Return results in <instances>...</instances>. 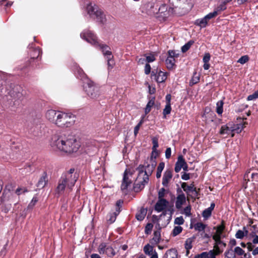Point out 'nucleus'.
<instances>
[{"label": "nucleus", "mask_w": 258, "mask_h": 258, "mask_svg": "<svg viewBox=\"0 0 258 258\" xmlns=\"http://www.w3.org/2000/svg\"><path fill=\"white\" fill-rule=\"evenodd\" d=\"M225 258H236L234 250L232 248H228L224 253Z\"/></svg>", "instance_id": "obj_35"}, {"label": "nucleus", "mask_w": 258, "mask_h": 258, "mask_svg": "<svg viewBox=\"0 0 258 258\" xmlns=\"http://www.w3.org/2000/svg\"><path fill=\"white\" fill-rule=\"evenodd\" d=\"M168 73L167 72H163L162 71L153 70L152 72V76H154V79L158 83H161L164 82L167 79Z\"/></svg>", "instance_id": "obj_11"}, {"label": "nucleus", "mask_w": 258, "mask_h": 258, "mask_svg": "<svg viewBox=\"0 0 258 258\" xmlns=\"http://www.w3.org/2000/svg\"><path fill=\"white\" fill-rule=\"evenodd\" d=\"M200 81V76L197 74V72L194 73L193 76L189 82V85H192L197 84Z\"/></svg>", "instance_id": "obj_37"}, {"label": "nucleus", "mask_w": 258, "mask_h": 258, "mask_svg": "<svg viewBox=\"0 0 258 258\" xmlns=\"http://www.w3.org/2000/svg\"><path fill=\"white\" fill-rule=\"evenodd\" d=\"M221 238L222 236H221L213 235L212 238L215 242L214 245L219 246L223 243V241L221 240Z\"/></svg>", "instance_id": "obj_49"}, {"label": "nucleus", "mask_w": 258, "mask_h": 258, "mask_svg": "<svg viewBox=\"0 0 258 258\" xmlns=\"http://www.w3.org/2000/svg\"><path fill=\"white\" fill-rule=\"evenodd\" d=\"M118 215L116 213L113 212L112 213H109V214L108 215V218L107 219V221L109 224L113 223L116 219V217Z\"/></svg>", "instance_id": "obj_44"}, {"label": "nucleus", "mask_w": 258, "mask_h": 258, "mask_svg": "<svg viewBox=\"0 0 258 258\" xmlns=\"http://www.w3.org/2000/svg\"><path fill=\"white\" fill-rule=\"evenodd\" d=\"M179 54L176 53L174 50H169L167 52V56L165 60V64L167 68L169 70H171L175 66V57H178Z\"/></svg>", "instance_id": "obj_8"}, {"label": "nucleus", "mask_w": 258, "mask_h": 258, "mask_svg": "<svg viewBox=\"0 0 258 258\" xmlns=\"http://www.w3.org/2000/svg\"><path fill=\"white\" fill-rule=\"evenodd\" d=\"M144 177L141 179H139L138 177H137L136 180L134 183L133 189L136 192H139L143 189L146 184L148 183V182H143Z\"/></svg>", "instance_id": "obj_18"}, {"label": "nucleus", "mask_w": 258, "mask_h": 258, "mask_svg": "<svg viewBox=\"0 0 258 258\" xmlns=\"http://www.w3.org/2000/svg\"><path fill=\"white\" fill-rule=\"evenodd\" d=\"M244 236L245 234L244 231L241 230H238L235 234V237L237 239H243Z\"/></svg>", "instance_id": "obj_59"}, {"label": "nucleus", "mask_w": 258, "mask_h": 258, "mask_svg": "<svg viewBox=\"0 0 258 258\" xmlns=\"http://www.w3.org/2000/svg\"><path fill=\"white\" fill-rule=\"evenodd\" d=\"M169 11L178 16L187 14L194 6L192 0H169Z\"/></svg>", "instance_id": "obj_3"}, {"label": "nucleus", "mask_w": 258, "mask_h": 258, "mask_svg": "<svg viewBox=\"0 0 258 258\" xmlns=\"http://www.w3.org/2000/svg\"><path fill=\"white\" fill-rule=\"evenodd\" d=\"M226 5L227 4H225L224 2H222V4H220L217 8L216 11H217V13L219 11H222L226 10L227 8Z\"/></svg>", "instance_id": "obj_62"}, {"label": "nucleus", "mask_w": 258, "mask_h": 258, "mask_svg": "<svg viewBox=\"0 0 258 258\" xmlns=\"http://www.w3.org/2000/svg\"><path fill=\"white\" fill-rule=\"evenodd\" d=\"M137 170L138 171V178L141 179L143 178V176H145V166L143 165H140L138 168H137Z\"/></svg>", "instance_id": "obj_36"}, {"label": "nucleus", "mask_w": 258, "mask_h": 258, "mask_svg": "<svg viewBox=\"0 0 258 258\" xmlns=\"http://www.w3.org/2000/svg\"><path fill=\"white\" fill-rule=\"evenodd\" d=\"M96 46H98L102 51L104 55L107 56V57L111 56L113 57V56L112 55V52L110 51V48L108 45L99 42V44H98Z\"/></svg>", "instance_id": "obj_20"}, {"label": "nucleus", "mask_w": 258, "mask_h": 258, "mask_svg": "<svg viewBox=\"0 0 258 258\" xmlns=\"http://www.w3.org/2000/svg\"><path fill=\"white\" fill-rule=\"evenodd\" d=\"M59 112V111H56L53 109L48 110L45 113L46 118L49 121L55 124L57 116L58 115V113Z\"/></svg>", "instance_id": "obj_17"}, {"label": "nucleus", "mask_w": 258, "mask_h": 258, "mask_svg": "<svg viewBox=\"0 0 258 258\" xmlns=\"http://www.w3.org/2000/svg\"><path fill=\"white\" fill-rule=\"evenodd\" d=\"M155 97H152L148 101L146 105V107L145 109V113L146 114H147L150 112L152 107H153L155 104Z\"/></svg>", "instance_id": "obj_30"}, {"label": "nucleus", "mask_w": 258, "mask_h": 258, "mask_svg": "<svg viewBox=\"0 0 258 258\" xmlns=\"http://www.w3.org/2000/svg\"><path fill=\"white\" fill-rule=\"evenodd\" d=\"M29 49L30 58L27 61V64H31L32 62H34L36 60V67L39 66V61L41 59V50L39 47L34 46L33 44L29 45Z\"/></svg>", "instance_id": "obj_6"}, {"label": "nucleus", "mask_w": 258, "mask_h": 258, "mask_svg": "<svg viewBox=\"0 0 258 258\" xmlns=\"http://www.w3.org/2000/svg\"><path fill=\"white\" fill-rule=\"evenodd\" d=\"M36 60L34 62H32L31 64H27V61L25 62L24 67H23L21 69L22 71H25V70H28L27 72H29V70L31 69L34 70L36 68H38L39 66H37L36 67L35 64Z\"/></svg>", "instance_id": "obj_29"}, {"label": "nucleus", "mask_w": 258, "mask_h": 258, "mask_svg": "<svg viewBox=\"0 0 258 258\" xmlns=\"http://www.w3.org/2000/svg\"><path fill=\"white\" fill-rule=\"evenodd\" d=\"M219 134L222 135H229L231 137H233L234 136V133H233L232 123H229L226 125H222L221 127Z\"/></svg>", "instance_id": "obj_15"}, {"label": "nucleus", "mask_w": 258, "mask_h": 258, "mask_svg": "<svg viewBox=\"0 0 258 258\" xmlns=\"http://www.w3.org/2000/svg\"><path fill=\"white\" fill-rule=\"evenodd\" d=\"M107 245L106 243L102 242L99 245L98 250L100 254H105V250Z\"/></svg>", "instance_id": "obj_46"}, {"label": "nucleus", "mask_w": 258, "mask_h": 258, "mask_svg": "<svg viewBox=\"0 0 258 258\" xmlns=\"http://www.w3.org/2000/svg\"><path fill=\"white\" fill-rule=\"evenodd\" d=\"M123 201L121 200H118L115 204V212L117 214H119L121 211Z\"/></svg>", "instance_id": "obj_47"}, {"label": "nucleus", "mask_w": 258, "mask_h": 258, "mask_svg": "<svg viewBox=\"0 0 258 258\" xmlns=\"http://www.w3.org/2000/svg\"><path fill=\"white\" fill-rule=\"evenodd\" d=\"M84 88L87 95L92 99H96L99 96V89L96 87L94 83L90 81H88L86 85Z\"/></svg>", "instance_id": "obj_7"}, {"label": "nucleus", "mask_w": 258, "mask_h": 258, "mask_svg": "<svg viewBox=\"0 0 258 258\" xmlns=\"http://www.w3.org/2000/svg\"><path fill=\"white\" fill-rule=\"evenodd\" d=\"M169 202L164 198H158V200L155 205V210L158 212L163 211L167 206Z\"/></svg>", "instance_id": "obj_16"}, {"label": "nucleus", "mask_w": 258, "mask_h": 258, "mask_svg": "<svg viewBox=\"0 0 258 258\" xmlns=\"http://www.w3.org/2000/svg\"><path fill=\"white\" fill-rule=\"evenodd\" d=\"M105 254H106L109 257H113L115 254V252L113 248L109 245H107V248L105 250Z\"/></svg>", "instance_id": "obj_42"}, {"label": "nucleus", "mask_w": 258, "mask_h": 258, "mask_svg": "<svg viewBox=\"0 0 258 258\" xmlns=\"http://www.w3.org/2000/svg\"><path fill=\"white\" fill-rule=\"evenodd\" d=\"M234 252L235 254V256H241L244 254V250H243L239 246H236L234 249Z\"/></svg>", "instance_id": "obj_48"}, {"label": "nucleus", "mask_w": 258, "mask_h": 258, "mask_svg": "<svg viewBox=\"0 0 258 258\" xmlns=\"http://www.w3.org/2000/svg\"><path fill=\"white\" fill-rule=\"evenodd\" d=\"M184 214L186 215L187 216H191V207L190 205L186 206L184 209Z\"/></svg>", "instance_id": "obj_63"}, {"label": "nucleus", "mask_w": 258, "mask_h": 258, "mask_svg": "<svg viewBox=\"0 0 258 258\" xmlns=\"http://www.w3.org/2000/svg\"><path fill=\"white\" fill-rule=\"evenodd\" d=\"M56 122L54 124L57 126L66 128L72 126L75 122V116L73 114L70 113H66L64 112L60 111L58 113Z\"/></svg>", "instance_id": "obj_4"}, {"label": "nucleus", "mask_w": 258, "mask_h": 258, "mask_svg": "<svg viewBox=\"0 0 258 258\" xmlns=\"http://www.w3.org/2000/svg\"><path fill=\"white\" fill-rule=\"evenodd\" d=\"M164 258H177V251L175 249L168 250L164 255Z\"/></svg>", "instance_id": "obj_28"}, {"label": "nucleus", "mask_w": 258, "mask_h": 258, "mask_svg": "<svg viewBox=\"0 0 258 258\" xmlns=\"http://www.w3.org/2000/svg\"><path fill=\"white\" fill-rule=\"evenodd\" d=\"M186 203L185 195H177L175 201V207L177 209L179 210L182 208V206Z\"/></svg>", "instance_id": "obj_24"}, {"label": "nucleus", "mask_w": 258, "mask_h": 258, "mask_svg": "<svg viewBox=\"0 0 258 258\" xmlns=\"http://www.w3.org/2000/svg\"><path fill=\"white\" fill-rule=\"evenodd\" d=\"M158 12L160 15L159 17H162L164 19H165L168 17L169 13L172 14L171 11H169V10L167 12V7L166 5L161 6L159 8Z\"/></svg>", "instance_id": "obj_25"}, {"label": "nucleus", "mask_w": 258, "mask_h": 258, "mask_svg": "<svg viewBox=\"0 0 258 258\" xmlns=\"http://www.w3.org/2000/svg\"><path fill=\"white\" fill-rule=\"evenodd\" d=\"M152 141L153 147H152V152L151 155H153L154 159H156L158 155V151L157 150V148L159 146L158 140L157 138L154 137L152 139Z\"/></svg>", "instance_id": "obj_26"}, {"label": "nucleus", "mask_w": 258, "mask_h": 258, "mask_svg": "<svg viewBox=\"0 0 258 258\" xmlns=\"http://www.w3.org/2000/svg\"><path fill=\"white\" fill-rule=\"evenodd\" d=\"M146 62L148 63L152 62L155 60V57L154 54H151L149 56H147L146 58Z\"/></svg>", "instance_id": "obj_64"}, {"label": "nucleus", "mask_w": 258, "mask_h": 258, "mask_svg": "<svg viewBox=\"0 0 258 258\" xmlns=\"http://www.w3.org/2000/svg\"><path fill=\"white\" fill-rule=\"evenodd\" d=\"M213 229L216 230V233L213 235L222 236V234L225 229V221L224 220H222L221 224L216 227H214Z\"/></svg>", "instance_id": "obj_27"}, {"label": "nucleus", "mask_w": 258, "mask_h": 258, "mask_svg": "<svg viewBox=\"0 0 258 258\" xmlns=\"http://www.w3.org/2000/svg\"><path fill=\"white\" fill-rule=\"evenodd\" d=\"M194 258H210V254L208 251H205L200 254H196Z\"/></svg>", "instance_id": "obj_54"}, {"label": "nucleus", "mask_w": 258, "mask_h": 258, "mask_svg": "<svg viewBox=\"0 0 258 258\" xmlns=\"http://www.w3.org/2000/svg\"><path fill=\"white\" fill-rule=\"evenodd\" d=\"M173 176L172 169H167L163 173L162 184L164 187H168Z\"/></svg>", "instance_id": "obj_14"}, {"label": "nucleus", "mask_w": 258, "mask_h": 258, "mask_svg": "<svg viewBox=\"0 0 258 258\" xmlns=\"http://www.w3.org/2000/svg\"><path fill=\"white\" fill-rule=\"evenodd\" d=\"M81 37L88 42L96 46L99 44V42L98 41L96 36L90 31L81 33Z\"/></svg>", "instance_id": "obj_10"}, {"label": "nucleus", "mask_w": 258, "mask_h": 258, "mask_svg": "<svg viewBox=\"0 0 258 258\" xmlns=\"http://www.w3.org/2000/svg\"><path fill=\"white\" fill-rule=\"evenodd\" d=\"M154 245H151L150 244H146L144 247V251L147 255H150L154 252Z\"/></svg>", "instance_id": "obj_32"}, {"label": "nucleus", "mask_w": 258, "mask_h": 258, "mask_svg": "<svg viewBox=\"0 0 258 258\" xmlns=\"http://www.w3.org/2000/svg\"><path fill=\"white\" fill-rule=\"evenodd\" d=\"M165 167V163L163 162H160L157 168L156 177L160 178L161 176V173Z\"/></svg>", "instance_id": "obj_34"}, {"label": "nucleus", "mask_w": 258, "mask_h": 258, "mask_svg": "<svg viewBox=\"0 0 258 258\" xmlns=\"http://www.w3.org/2000/svg\"><path fill=\"white\" fill-rule=\"evenodd\" d=\"M243 125L240 124H233L232 123V129L233 133L239 134L241 132L242 130L243 129Z\"/></svg>", "instance_id": "obj_38"}, {"label": "nucleus", "mask_w": 258, "mask_h": 258, "mask_svg": "<svg viewBox=\"0 0 258 258\" xmlns=\"http://www.w3.org/2000/svg\"><path fill=\"white\" fill-rule=\"evenodd\" d=\"M171 104H166L165 107L163 111V118L164 119L166 118V115L170 114L171 111Z\"/></svg>", "instance_id": "obj_43"}, {"label": "nucleus", "mask_w": 258, "mask_h": 258, "mask_svg": "<svg viewBox=\"0 0 258 258\" xmlns=\"http://www.w3.org/2000/svg\"><path fill=\"white\" fill-rule=\"evenodd\" d=\"M211 215L212 211L208 208L206 209L205 210L203 211L202 213V216L205 219L209 218L211 216Z\"/></svg>", "instance_id": "obj_55"}, {"label": "nucleus", "mask_w": 258, "mask_h": 258, "mask_svg": "<svg viewBox=\"0 0 258 258\" xmlns=\"http://www.w3.org/2000/svg\"><path fill=\"white\" fill-rule=\"evenodd\" d=\"M78 178V175L75 172L74 168H71L69 170L63 172L58 180V184L55 189L56 194H61L66 187L71 190H72Z\"/></svg>", "instance_id": "obj_2"}, {"label": "nucleus", "mask_w": 258, "mask_h": 258, "mask_svg": "<svg viewBox=\"0 0 258 258\" xmlns=\"http://www.w3.org/2000/svg\"><path fill=\"white\" fill-rule=\"evenodd\" d=\"M181 187L186 192L187 197L190 196L189 192H194L196 197L199 195V189L197 190L194 182L191 183L189 185H187L186 182H182L181 184Z\"/></svg>", "instance_id": "obj_12"}, {"label": "nucleus", "mask_w": 258, "mask_h": 258, "mask_svg": "<svg viewBox=\"0 0 258 258\" xmlns=\"http://www.w3.org/2000/svg\"><path fill=\"white\" fill-rule=\"evenodd\" d=\"M206 225L202 222H197L194 225V228L196 230L200 231H204Z\"/></svg>", "instance_id": "obj_39"}, {"label": "nucleus", "mask_w": 258, "mask_h": 258, "mask_svg": "<svg viewBox=\"0 0 258 258\" xmlns=\"http://www.w3.org/2000/svg\"><path fill=\"white\" fill-rule=\"evenodd\" d=\"M184 220L182 216L177 217L175 219L174 223L179 225H182Z\"/></svg>", "instance_id": "obj_60"}, {"label": "nucleus", "mask_w": 258, "mask_h": 258, "mask_svg": "<svg viewBox=\"0 0 258 258\" xmlns=\"http://www.w3.org/2000/svg\"><path fill=\"white\" fill-rule=\"evenodd\" d=\"M218 15V13H217V11H214L212 13H210L205 16V19L208 22L210 19L216 17Z\"/></svg>", "instance_id": "obj_51"}, {"label": "nucleus", "mask_w": 258, "mask_h": 258, "mask_svg": "<svg viewBox=\"0 0 258 258\" xmlns=\"http://www.w3.org/2000/svg\"><path fill=\"white\" fill-rule=\"evenodd\" d=\"M132 183V181L128 177V173L126 169L123 173V177L121 184V190L126 192L129 186Z\"/></svg>", "instance_id": "obj_13"}, {"label": "nucleus", "mask_w": 258, "mask_h": 258, "mask_svg": "<svg viewBox=\"0 0 258 258\" xmlns=\"http://www.w3.org/2000/svg\"><path fill=\"white\" fill-rule=\"evenodd\" d=\"M161 239V233L159 230H155L153 233V237L150 240V243L151 245H157Z\"/></svg>", "instance_id": "obj_22"}, {"label": "nucleus", "mask_w": 258, "mask_h": 258, "mask_svg": "<svg viewBox=\"0 0 258 258\" xmlns=\"http://www.w3.org/2000/svg\"><path fill=\"white\" fill-rule=\"evenodd\" d=\"M86 9L87 13L91 18L96 19V21L100 24H104L106 23L105 15L96 4L92 5L91 3L87 5Z\"/></svg>", "instance_id": "obj_5"}, {"label": "nucleus", "mask_w": 258, "mask_h": 258, "mask_svg": "<svg viewBox=\"0 0 258 258\" xmlns=\"http://www.w3.org/2000/svg\"><path fill=\"white\" fill-rule=\"evenodd\" d=\"M249 60V57L248 55L242 56L237 61L238 62L241 64H244L247 62Z\"/></svg>", "instance_id": "obj_57"}, {"label": "nucleus", "mask_w": 258, "mask_h": 258, "mask_svg": "<svg viewBox=\"0 0 258 258\" xmlns=\"http://www.w3.org/2000/svg\"><path fill=\"white\" fill-rule=\"evenodd\" d=\"M153 224H152L151 223H148L146 225V226H145V234H146L147 235H149V234H151V231H152V229H153Z\"/></svg>", "instance_id": "obj_52"}, {"label": "nucleus", "mask_w": 258, "mask_h": 258, "mask_svg": "<svg viewBox=\"0 0 258 258\" xmlns=\"http://www.w3.org/2000/svg\"><path fill=\"white\" fill-rule=\"evenodd\" d=\"M51 146L54 150L67 153L76 152L80 147L77 139L71 135L54 136L52 139Z\"/></svg>", "instance_id": "obj_1"}, {"label": "nucleus", "mask_w": 258, "mask_h": 258, "mask_svg": "<svg viewBox=\"0 0 258 258\" xmlns=\"http://www.w3.org/2000/svg\"><path fill=\"white\" fill-rule=\"evenodd\" d=\"M223 104H224V102L222 100L219 101L218 102H217V103L216 104V105H217L216 112L219 115L222 114V113H223Z\"/></svg>", "instance_id": "obj_41"}, {"label": "nucleus", "mask_w": 258, "mask_h": 258, "mask_svg": "<svg viewBox=\"0 0 258 258\" xmlns=\"http://www.w3.org/2000/svg\"><path fill=\"white\" fill-rule=\"evenodd\" d=\"M145 215L146 213H145L144 210L141 209L139 212L136 214V218L138 220L141 221L144 220Z\"/></svg>", "instance_id": "obj_45"}, {"label": "nucleus", "mask_w": 258, "mask_h": 258, "mask_svg": "<svg viewBox=\"0 0 258 258\" xmlns=\"http://www.w3.org/2000/svg\"><path fill=\"white\" fill-rule=\"evenodd\" d=\"M195 239V237L193 236L192 237L187 238L185 242V248L187 250V252H188L190 249H191L192 247V243L194 241Z\"/></svg>", "instance_id": "obj_33"}, {"label": "nucleus", "mask_w": 258, "mask_h": 258, "mask_svg": "<svg viewBox=\"0 0 258 258\" xmlns=\"http://www.w3.org/2000/svg\"><path fill=\"white\" fill-rule=\"evenodd\" d=\"M184 164H186V161L182 155L178 156L177 161L175 163L174 170L175 172H179L183 166Z\"/></svg>", "instance_id": "obj_21"}, {"label": "nucleus", "mask_w": 258, "mask_h": 258, "mask_svg": "<svg viewBox=\"0 0 258 258\" xmlns=\"http://www.w3.org/2000/svg\"><path fill=\"white\" fill-rule=\"evenodd\" d=\"M182 228L181 226H175L173 229L172 235L173 236H176L180 234L182 231Z\"/></svg>", "instance_id": "obj_50"}, {"label": "nucleus", "mask_w": 258, "mask_h": 258, "mask_svg": "<svg viewBox=\"0 0 258 258\" xmlns=\"http://www.w3.org/2000/svg\"><path fill=\"white\" fill-rule=\"evenodd\" d=\"M78 75H77V77L78 78H80V79H83L84 78L86 77V74L83 72V70L81 68H79L78 69L77 71Z\"/></svg>", "instance_id": "obj_58"}, {"label": "nucleus", "mask_w": 258, "mask_h": 258, "mask_svg": "<svg viewBox=\"0 0 258 258\" xmlns=\"http://www.w3.org/2000/svg\"><path fill=\"white\" fill-rule=\"evenodd\" d=\"M150 161L151 164H148L145 167V176H143V182L149 181V176L151 175L153 171L156 166L157 162L156 159H154L153 155L151 156Z\"/></svg>", "instance_id": "obj_9"}, {"label": "nucleus", "mask_w": 258, "mask_h": 258, "mask_svg": "<svg viewBox=\"0 0 258 258\" xmlns=\"http://www.w3.org/2000/svg\"><path fill=\"white\" fill-rule=\"evenodd\" d=\"M38 201V198L37 197H33L31 202L29 204L28 206V208L32 209L34 207V206L36 205V204L37 203Z\"/></svg>", "instance_id": "obj_56"}, {"label": "nucleus", "mask_w": 258, "mask_h": 258, "mask_svg": "<svg viewBox=\"0 0 258 258\" xmlns=\"http://www.w3.org/2000/svg\"><path fill=\"white\" fill-rule=\"evenodd\" d=\"M213 247V249L208 251L210 254V258H216V255L220 254L223 251V250L221 249L219 246L214 245Z\"/></svg>", "instance_id": "obj_23"}, {"label": "nucleus", "mask_w": 258, "mask_h": 258, "mask_svg": "<svg viewBox=\"0 0 258 258\" xmlns=\"http://www.w3.org/2000/svg\"><path fill=\"white\" fill-rule=\"evenodd\" d=\"M195 43L194 41L192 40H189L188 42L185 43L183 46L181 47V51L182 52H186L188 51L192 45Z\"/></svg>", "instance_id": "obj_40"}, {"label": "nucleus", "mask_w": 258, "mask_h": 258, "mask_svg": "<svg viewBox=\"0 0 258 258\" xmlns=\"http://www.w3.org/2000/svg\"><path fill=\"white\" fill-rule=\"evenodd\" d=\"M208 21L205 19V17H204L202 19H197L195 22V24L197 26H200L201 28H204L206 27L208 24Z\"/></svg>", "instance_id": "obj_31"}, {"label": "nucleus", "mask_w": 258, "mask_h": 258, "mask_svg": "<svg viewBox=\"0 0 258 258\" xmlns=\"http://www.w3.org/2000/svg\"><path fill=\"white\" fill-rule=\"evenodd\" d=\"M27 192H28V189L25 187H18L15 191L16 194L18 196H20L22 194H24Z\"/></svg>", "instance_id": "obj_53"}, {"label": "nucleus", "mask_w": 258, "mask_h": 258, "mask_svg": "<svg viewBox=\"0 0 258 258\" xmlns=\"http://www.w3.org/2000/svg\"><path fill=\"white\" fill-rule=\"evenodd\" d=\"M48 181L47 174L46 171H44L36 184V186L38 188L42 189L47 184Z\"/></svg>", "instance_id": "obj_19"}, {"label": "nucleus", "mask_w": 258, "mask_h": 258, "mask_svg": "<svg viewBox=\"0 0 258 258\" xmlns=\"http://www.w3.org/2000/svg\"><path fill=\"white\" fill-rule=\"evenodd\" d=\"M258 98V90L247 97V100H252Z\"/></svg>", "instance_id": "obj_61"}]
</instances>
